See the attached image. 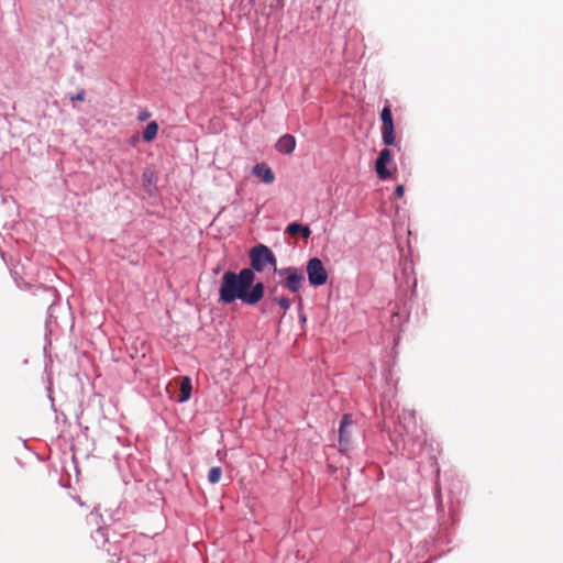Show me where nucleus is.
<instances>
[{"instance_id": "nucleus-19", "label": "nucleus", "mask_w": 563, "mask_h": 563, "mask_svg": "<svg viewBox=\"0 0 563 563\" xmlns=\"http://www.w3.org/2000/svg\"><path fill=\"white\" fill-rule=\"evenodd\" d=\"M150 117H151V113H150V112H147V111H142V112H140V114H139V120H140V121H145V120H147Z\"/></svg>"}, {"instance_id": "nucleus-16", "label": "nucleus", "mask_w": 563, "mask_h": 563, "mask_svg": "<svg viewBox=\"0 0 563 563\" xmlns=\"http://www.w3.org/2000/svg\"><path fill=\"white\" fill-rule=\"evenodd\" d=\"M275 301L277 302V305L283 308L285 311H287L289 308H290V300L285 297V296H282V297H278V298H275Z\"/></svg>"}, {"instance_id": "nucleus-11", "label": "nucleus", "mask_w": 563, "mask_h": 563, "mask_svg": "<svg viewBox=\"0 0 563 563\" xmlns=\"http://www.w3.org/2000/svg\"><path fill=\"white\" fill-rule=\"evenodd\" d=\"M179 388H180V393H179V396H178L177 400L179 402L188 401L190 399V397H191V389H192L190 377L183 376L181 380H180Z\"/></svg>"}, {"instance_id": "nucleus-2", "label": "nucleus", "mask_w": 563, "mask_h": 563, "mask_svg": "<svg viewBox=\"0 0 563 563\" xmlns=\"http://www.w3.org/2000/svg\"><path fill=\"white\" fill-rule=\"evenodd\" d=\"M250 267L253 273H262L266 267H272L276 273L277 258L274 252L264 244H256L249 251Z\"/></svg>"}, {"instance_id": "nucleus-9", "label": "nucleus", "mask_w": 563, "mask_h": 563, "mask_svg": "<svg viewBox=\"0 0 563 563\" xmlns=\"http://www.w3.org/2000/svg\"><path fill=\"white\" fill-rule=\"evenodd\" d=\"M252 173L254 176L261 178L264 184H272L275 180V175L266 163L256 164Z\"/></svg>"}, {"instance_id": "nucleus-14", "label": "nucleus", "mask_w": 563, "mask_h": 563, "mask_svg": "<svg viewBox=\"0 0 563 563\" xmlns=\"http://www.w3.org/2000/svg\"><path fill=\"white\" fill-rule=\"evenodd\" d=\"M108 530H109L108 525L104 522V526L99 527L95 531L92 538L95 539L96 542H100V540H101V542L104 544L106 542L109 541Z\"/></svg>"}, {"instance_id": "nucleus-4", "label": "nucleus", "mask_w": 563, "mask_h": 563, "mask_svg": "<svg viewBox=\"0 0 563 563\" xmlns=\"http://www.w3.org/2000/svg\"><path fill=\"white\" fill-rule=\"evenodd\" d=\"M275 274L285 278V280L282 283V285L290 292H294V294L299 292L302 285L305 284L303 273L295 266L278 268V269H276Z\"/></svg>"}, {"instance_id": "nucleus-17", "label": "nucleus", "mask_w": 563, "mask_h": 563, "mask_svg": "<svg viewBox=\"0 0 563 563\" xmlns=\"http://www.w3.org/2000/svg\"><path fill=\"white\" fill-rule=\"evenodd\" d=\"M86 98V91L84 89L77 91L75 95L70 96V100L74 101H84Z\"/></svg>"}, {"instance_id": "nucleus-12", "label": "nucleus", "mask_w": 563, "mask_h": 563, "mask_svg": "<svg viewBox=\"0 0 563 563\" xmlns=\"http://www.w3.org/2000/svg\"><path fill=\"white\" fill-rule=\"evenodd\" d=\"M142 178L147 192L152 194L153 189H156L157 176L155 172L152 169H145Z\"/></svg>"}, {"instance_id": "nucleus-5", "label": "nucleus", "mask_w": 563, "mask_h": 563, "mask_svg": "<svg viewBox=\"0 0 563 563\" xmlns=\"http://www.w3.org/2000/svg\"><path fill=\"white\" fill-rule=\"evenodd\" d=\"M308 282L313 287L323 286L328 280V272L319 257H311L306 265Z\"/></svg>"}, {"instance_id": "nucleus-20", "label": "nucleus", "mask_w": 563, "mask_h": 563, "mask_svg": "<svg viewBox=\"0 0 563 563\" xmlns=\"http://www.w3.org/2000/svg\"><path fill=\"white\" fill-rule=\"evenodd\" d=\"M276 3H271V7L272 8H279V7H283V1L282 0H275Z\"/></svg>"}, {"instance_id": "nucleus-3", "label": "nucleus", "mask_w": 563, "mask_h": 563, "mask_svg": "<svg viewBox=\"0 0 563 563\" xmlns=\"http://www.w3.org/2000/svg\"><path fill=\"white\" fill-rule=\"evenodd\" d=\"M380 133L382 141L385 146H396L400 150L399 143L396 141L395 124L393 119V112L389 104H386L380 111Z\"/></svg>"}, {"instance_id": "nucleus-1", "label": "nucleus", "mask_w": 563, "mask_h": 563, "mask_svg": "<svg viewBox=\"0 0 563 563\" xmlns=\"http://www.w3.org/2000/svg\"><path fill=\"white\" fill-rule=\"evenodd\" d=\"M253 269L242 268L240 272L227 271L221 278L219 301L229 305L241 300L244 305L255 306L265 295L263 282L255 283Z\"/></svg>"}, {"instance_id": "nucleus-18", "label": "nucleus", "mask_w": 563, "mask_h": 563, "mask_svg": "<svg viewBox=\"0 0 563 563\" xmlns=\"http://www.w3.org/2000/svg\"><path fill=\"white\" fill-rule=\"evenodd\" d=\"M404 192H405L404 186L402 185H398L396 187V189H395L394 195H395L396 198H401L404 196Z\"/></svg>"}, {"instance_id": "nucleus-7", "label": "nucleus", "mask_w": 563, "mask_h": 563, "mask_svg": "<svg viewBox=\"0 0 563 563\" xmlns=\"http://www.w3.org/2000/svg\"><path fill=\"white\" fill-rule=\"evenodd\" d=\"M393 159V153L388 148H383L375 162V172L379 179L386 180L390 178L391 172L387 168V165Z\"/></svg>"}, {"instance_id": "nucleus-15", "label": "nucleus", "mask_w": 563, "mask_h": 563, "mask_svg": "<svg viewBox=\"0 0 563 563\" xmlns=\"http://www.w3.org/2000/svg\"><path fill=\"white\" fill-rule=\"evenodd\" d=\"M221 474H222L221 467H219V466L211 467L208 473V481L211 484H217L220 481Z\"/></svg>"}, {"instance_id": "nucleus-8", "label": "nucleus", "mask_w": 563, "mask_h": 563, "mask_svg": "<svg viewBox=\"0 0 563 563\" xmlns=\"http://www.w3.org/2000/svg\"><path fill=\"white\" fill-rule=\"evenodd\" d=\"M275 147L279 153L290 155L295 151L296 139L291 134H284L277 140Z\"/></svg>"}, {"instance_id": "nucleus-6", "label": "nucleus", "mask_w": 563, "mask_h": 563, "mask_svg": "<svg viewBox=\"0 0 563 563\" xmlns=\"http://www.w3.org/2000/svg\"><path fill=\"white\" fill-rule=\"evenodd\" d=\"M353 430L354 421L352 419V415H343L339 427V449L341 452H346L350 450L352 444Z\"/></svg>"}, {"instance_id": "nucleus-10", "label": "nucleus", "mask_w": 563, "mask_h": 563, "mask_svg": "<svg viewBox=\"0 0 563 563\" xmlns=\"http://www.w3.org/2000/svg\"><path fill=\"white\" fill-rule=\"evenodd\" d=\"M286 233H288L291 236L300 234L303 239H308L311 235V230L306 224L299 222H291L287 225Z\"/></svg>"}, {"instance_id": "nucleus-22", "label": "nucleus", "mask_w": 563, "mask_h": 563, "mask_svg": "<svg viewBox=\"0 0 563 563\" xmlns=\"http://www.w3.org/2000/svg\"><path fill=\"white\" fill-rule=\"evenodd\" d=\"M220 266H218L216 269H214V274H218L220 272Z\"/></svg>"}, {"instance_id": "nucleus-13", "label": "nucleus", "mask_w": 563, "mask_h": 563, "mask_svg": "<svg viewBox=\"0 0 563 563\" xmlns=\"http://www.w3.org/2000/svg\"><path fill=\"white\" fill-rule=\"evenodd\" d=\"M158 133V124L156 121L150 122L143 130L142 136L145 142L153 141Z\"/></svg>"}, {"instance_id": "nucleus-21", "label": "nucleus", "mask_w": 563, "mask_h": 563, "mask_svg": "<svg viewBox=\"0 0 563 563\" xmlns=\"http://www.w3.org/2000/svg\"><path fill=\"white\" fill-rule=\"evenodd\" d=\"M299 320H300L301 323L306 322V320H307L306 316L303 313H300L299 314Z\"/></svg>"}]
</instances>
